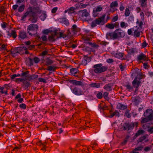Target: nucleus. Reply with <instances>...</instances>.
Segmentation results:
<instances>
[{
    "mask_svg": "<svg viewBox=\"0 0 153 153\" xmlns=\"http://www.w3.org/2000/svg\"><path fill=\"white\" fill-rule=\"evenodd\" d=\"M27 48L23 45L15 48L11 52L12 56L13 57L16 56L18 54H22L25 53H28V52L26 51Z\"/></svg>",
    "mask_w": 153,
    "mask_h": 153,
    "instance_id": "1",
    "label": "nucleus"
},
{
    "mask_svg": "<svg viewBox=\"0 0 153 153\" xmlns=\"http://www.w3.org/2000/svg\"><path fill=\"white\" fill-rule=\"evenodd\" d=\"M125 36V33L120 29L116 30L114 32L109 33L107 34L106 36L110 37L113 39H117L119 37H123Z\"/></svg>",
    "mask_w": 153,
    "mask_h": 153,
    "instance_id": "2",
    "label": "nucleus"
},
{
    "mask_svg": "<svg viewBox=\"0 0 153 153\" xmlns=\"http://www.w3.org/2000/svg\"><path fill=\"white\" fill-rule=\"evenodd\" d=\"M102 63L95 64L93 68H94V72L96 74H100L107 70L108 68L106 66H103Z\"/></svg>",
    "mask_w": 153,
    "mask_h": 153,
    "instance_id": "3",
    "label": "nucleus"
},
{
    "mask_svg": "<svg viewBox=\"0 0 153 153\" xmlns=\"http://www.w3.org/2000/svg\"><path fill=\"white\" fill-rule=\"evenodd\" d=\"M36 13L33 12L32 9L30 8L29 11H27L22 17V19L25 20V19L28 16L30 17H33V19H32V22H36L37 20V17L36 16Z\"/></svg>",
    "mask_w": 153,
    "mask_h": 153,
    "instance_id": "4",
    "label": "nucleus"
},
{
    "mask_svg": "<svg viewBox=\"0 0 153 153\" xmlns=\"http://www.w3.org/2000/svg\"><path fill=\"white\" fill-rule=\"evenodd\" d=\"M63 36V33L61 32L60 29H58L54 31L53 34H52L51 36L48 37V39L51 41L53 42L55 40L56 36L57 38H59L62 37Z\"/></svg>",
    "mask_w": 153,
    "mask_h": 153,
    "instance_id": "5",
    "label": "nucleus"
},
{
    "mask_svg": "<svg viewBox=\"0 0 153 153\" xmlns=\"http://www.w3.org/2000/svg\"><path fill=\"white\" fill-rule=\"evenodd\" d=\"M38 26L36 24H31L29 25L27 28L28 33L31 35H34L37 33Z\"/></svg>",
    "mask_w": 153,
    "mask_h": 153,
    "instance_id": "6",
    "label": "nucleus"
},
{
    "mask_svg": "<svg viewBox=\"0 0 153 153\" xmlns=\"http://www.w3.org/2000/svg\"><path fill=\"white\" fill-rule=\"evenodd\" d=\"M152 113V110L151 109H148L144 113L143 115L145 117L148 118L149 120H152L153 119Z\"/></svg>",
    "mask_w": 153,
    "mask_h": 153,
    "instance_id": "7",
    "label": "nucleus"
},
{
    "mask_svg": "<svg viewBox=\"0 0 153 153\" xmlns=\"http://www.w3.org/2000/svg\"><path fill=\"white\" fill-rule=\"evenodd\" d=\"M102 9V8L100 6H98L94 8L93 10V15L94 16V17L97 16L98 14L97 12L101 11Z\"/></svg>",
    "mask_w": 153,
    "mask_h": 153,
    "instance_id": "8",
    "label": "nucleus"
},
{
    "mask_svg": "<svg viewBox=\"0 0 153 153\" xmlns=\"http://www.w3.org/2000/svg\"><path fill=\"white\" fill-rule=\"evenodd\" d=\"M59 21L63 24H64L66 26H68L69 25V23L68 19L65 18H61L58 19Z\"/></svg>",
    "mask_w": 153,
    "mask_h": 153,
    "instance_id": "9",
    "label": "nucleus"
},
{
    "mask_svg": "<svg viewBox=\"0 0 153 153\" xmlns=\"http://www.w3.org/2000/svg\"><path fill=\"white\" fill-rule=\"evenodd\" d=\"M143 127L144 129L147 128V131L150 134L153 133V127L149 126L148 124H144L143 126Z\"/></svg>",
    "mask_w": 153,
    "mask_h": 153,
    "instance_id": "10",
    "label": "nucleus"
},
{
    "mask_svg": "<svg viewBox=\"0 0 153 153\" xmlns=\"http://www.w3.org/2000/svg\"><path fill=\"white\" fill-rule=\"evenodd\" d=\"M39 59L37 57H34L33 59L31 58L29 59V61L30 65L33 64V62H34L35 63H37L39 62Z\"/></svg>",
    "mask_w": 153,
    "mask_h": 153,
    "instance_id": "11",
    "label": "nucleus"
},
{
    "mask_svg": "<svg viewBox=\"0 0 153 153\" xmlns=\"http://www.w3.org/2000/svg\"><path fill=\"white\" fill-rule=\"evenodd\" d=\"M72 92L76 95H81L82 94V92L81 91V90L76 87H75L73 89Z\"/></svg>",
    "mask_w": 153,
    "mask_h": 153,
    "instance_id": "12",
    "label": "nucleus"
},
{
    "mask_svg": "<svg viewBox=\"0 0 153 153\" xmlns=\"http://www.w3.org/2000/svg\"><path fill=\"white\" fill-rule=\"evenodd\" d=\"M7 33L8 37H10L11 36H12L14 39L16 37V32L14 30H12L10 32L8 31Z\"/></svg>",
    "mask_w": 153,
    "mask_h": 153,
    "instance_id": "13",
    "label": "nucleus"
},
{
    "mask_svg": "<svg viewBox=\"0 0 153 153\" xmlns=\"http://www.w3.org/2000/svg\"><path fill=\"white\" fill-rule=\"evenodd\" d=\"M79 13L83 17H87L89 15V13L87 11V10L86 9H84L83 10L79 11Z\"/></svg>",
    "mask_w": 153,
    "mask_h": 153,
    "instance_id": "14",
    "label": "nucleus"
},
{
    "mask_svg": "<svg viewBox=\"0 0 153 153\" xmlns=\"http://www.w3.org/2000/svg\"><path fill=\"white\" fill-rule=\"evenodd\" d=\"M19 36L20 40L25 39L27 37L26 33L24 31H20Z\"/></svg>",
    "mask_w": 153,
    "mask_h": 153,
    "instance_id": "15",
    "label": "nucleus"
},
{
    "mask_svg": "<svg viewBox=\"0 0 153 153\" xmlns=\"http://www.w3.org/2000/svg\"><path fill=\"white\" fill-rule=\"evenodd\" d=\"M113 54L114 56L116 58L120 59H123V53L120 52H114L113 53Z\"/></svg>",
    "mask_w": 153,
    "mask_h": 153,
    "instance_id": "16",
    "label": "nucleus"
},
{
    "mask_svg": "<svg viewBox=\"0 0 153 153\" xmlns=\"http://www.w3.org/2000/svg\"><path fill=\"white\" fill-rule=\"evenodd\" d=\"M140 82L139 81H137V78H135L133 81L132 82V85L135 88H138L139 87L140 84Z\"/></svg>",
    "mask_w": 153,
    "mask_h": 153,
    "instance_id": "17",
    "label": "nucleus"
},
{
    "mask_svg": "<svg viewBox=\"0 0 153 153\" xmlns=\"http://www.w3.org/2000/svg\"><path fill=\"white\" fill-rule=\"evenodd\" d=\"M148 141V140L146 138V137L143 136V137L140 138L137 142L138 143L141 142L143 143H144Z\"/></svg>",
    "mask_w": 153,
    "mask_h": 153,
    "instance_id": "18",
    "label": "nucleus"
},
{
    "mask_svg": "<svg viewBox=\"0 0 153 153\" xmlns=\"http://www.w3.org/2000/svg\"><path fill=\"white\" fill-rule=\"evenodd\" d=\"M89 86L92 88H98L100 87V84L99 83L93 82L90 84Z\"/></svg>",
    "mask_w": 153,
    "mask_h": 153,
    "instance_id": "19",
    "label": "nucleus"
},
{
    "mask_svg": "<svg viewBox=\"0 0 153 153\" xmlns=\"http://www.w3.org/2000/svg\"><path fill=\"white\" fill-rule=\"evenodd\" d=\"M71 29L72 31L74 33H76L79 30V29L77 27L76 25H73Z\"/></svg>",
    "mask_w": 153,
    "mask_h": 153,
    "instance_id": "20",
    "label": "nucleus"
},
{
    "mask_svg": "<svg viewBox=\"0 0 153 153\" xmlns=\"http://www.w3.org/2000/svg\"><path fill=\"white\" fill-rule=\"evenodd\" d=\"M104 18L105 16H102L100 18L96 19L94 21L97 25H99L103 21Z\"/></svg>",
    "mask_w": 153,
    "mask_h": 153,
    "instance_id": "21",
    "label": "nucleus"
},
{
    "mask_svg": "<svg viewBox=\"0 0 153 153\" xmlns=\"http://www.w3.org/2000/svg\"><path fill=\"white\" fill-rule=\"evenodd\" d=\"M132 102L135 105H137L140 102L139 97H136L132 98Z\"/></svg>",
    "mask_w": 153,
    "mask_h": 153,
    "instance_id": "22",
    "label": "nucleus"
},
{
    "mask_svg": "<svg viewBox=\"0 0 153 153\" xmlns=\"http://www.w3.org/2000/svg\"><path fill=\"white\" fill-rule=\"evenodd\" d=\"M41 15H40L39 17L40 19L43 21H44L46 18L47 16L46 13L45 12H41L40 13Z\"/></svg>",
    "mask_w": 153,
    "mask_h": 153,
    "instance_id": "23",
    "label": "nucleus"
},
{
    "mask_svg": "<svg viewBox=\"0 0 153 153\" xmlns=\"http://www.w3.org/2000/svg\"><path fill=\"white\" fill-rule=\"evenodd\" d=\"M127 108L126 105H125L120 103H118L117 106V108L121 110H123L126 108Z\"/></svg>",
    "mask_w": 153,
    "mask_h": 153,
    "instance_id": "24",
    "label": "nucleus"
},
{
    "mask_svg": "<svg viewBox=\"0 0 153 153\" xmlns=\"http://www.w3.org/2000/svg\"><path fill=\"white\" fill-rule=\"evenodd\" d=\"M104 89L107 91H110L112 90L111 85L110 84H106L103 87Z\"/></svg>",
    "mask_w": 153,
    "mask_h": 153,
    "instance_id": "25",
    "label": "nucleus"
},
{
    "mask_svg": "<svg viewBox=\"0 0 153 153\" xmlns=\"http://www.w3.org/2000/svg\"><path fill=\"white\" fill-rule=\"evenodd\" d=\"M146 58V56L142 53L139 54L137 57V59L139 60H141L143 59L145 60Z\"/></svg>",
    "mask_w": 153,
    "mask_h": 153,
    "instance_id": "26",
    "label": "nucleus"
},
{
    "mask_svg": "<svg viewBox=\"0 0 153 153\" xmlns=\"http://www.w3.org/2000/svg\"><path fill=\"white\" fill-rule=\"evenodd\" d=\"M88 59H89L88 57L85 56L82 60L81 63L82 64L84 65H86L87 64V63L89 62L88 61Z\"/></svg>",
    "mask_w": 153,
    "mask_h": 153,
    "instance_id": "27",
    "label": "nucleus"
},
{
    "mask_svg": "<svg viewBox=\"0 0 153 153\" xmlns=\"http://www.w3.org/2000/svg\"><path fill=\"white\" fill-rule=\"evenodd\" d=\"M139 1L141 7H146L147 0H139Z\"/></svg>",
    "mask_w": 153,
    "mask_h": 153,
    "instance_id": "28",
    "label": "nucleus"
},
{
    "mask_svg": "<svg viewBox=\"0 0 153 153\" xmlns=\"http://www.w3.org/2000/svg\"><path fill=\"white\" fill-rule=\"evenodd\" d=\"M23 87L25 89H26L30 85V83L29 82L24 80L23 82Z\"/></svg>",
    "mask_w": 153,
    "mask_h": 153,
    "instance_id": "29",
    "label": "nucleus"
},
{
    "mask_svg": "<svg viewBox=\"0 0 153 153\" xmlns=\"http://www.w3.org/2000/svg\"><path fill=\"white\" fill-rule=\"evenodd\" d=\"M38 77V76L37 75H32L28 77L27 78V80H31L37 78Z\"/></svg>",
    "mask_w": 153,
    "mask_h": 153,
    "instance_id": "30",
    "label": "nucleus"
},
{
    "mask_svg": "<svg viewBox=\"0 0 153 153\" xmlns=\"http://www.w3.org/2000/svg\"><path fill=\"white\" fill-rule=\"evenodd\" d=\"M29 71H27L25 72H22V73L21 74V76H23L25 77V79L27 80V78L28 77H29V75H28V74L29 73Z\"/></svg>",
    "mask_w": 153,
    "mask_h": 153,
    "instance_id": "31",
    "label": "nucleus"
},
{
    "mask_svg": "<svg viewBox=\"0 0 153 153\" xmlns=\"http://www.w3.org/2000/svg\"><path fill=\"white\" fill-rule=\"evenodd\" d=\"M70 71L71 74L73 75L76 74L78 72L77 70L75 68H72L70 69Z\"/></svg>",
    "mask_w": 153,
    "mask_h": 153,
    "instance_id": "32",
    "label": "nucleus"
},
{
    "mask_svg": "<svg viewBox=\"0 0 153 153\" xmlns=\"http://www.w3.org/2000/svg\"><path fill=\"white\" fill-rule=\"evenodd\" d=\"M144 132L145 131L143 130L140 128L138 131L137 133L136 134L135 136L136 137H137L140 135L143 134Z\"/></svg>",
    "mask_w": 153,
    "mask_h": 153,
    "instance_id": "33",
    "label": "nucleus"
},
{
    "mask_svg": "<svg viewBox=\"0 0 153 153\" xmlns=\"http://www.w3.org/2000/svg\"><path fill=\"white\" fill-rule=\"evenodd\" d=\"M118 4L117 1H113L110 4V7L111 8L117 7Z\"/></svg>",
    "mask_w": 153,
    "mask_h": 153,
    "instance_id": "34",
    "label": "nucleus"
},
{
    "mask_svg": "<svg viewBox=\"0 0 153 153\" xmlns=\"http://www.w3.org/2000/svg\"><path fill=\"white\" fill-rule=\"evenodd\" d=\"M125 15L126 16H128L130 14V11L128 8L126 7L125 9Z\"/></svg>",
    "mask_w": 153,
    "mask_h": 153,
    "instance_id": "35",
    "label": "nucleus"
},
{
    "mask_svg": "<svg viewBox=\"0 0 153 153\" xmlns=\"http://www.w3.org/2000/svg\"><path fill=\"white\" fill-rule=\"evenodd\" d=\"M129 125L128 123H125L123 125L122 127L123 129L124 130H129Z\"/></svg>",
    "mask_w": 153,
    "mask_h": 153,
    "instance_id": "36",
    "label": "nucleus"
},
{
    "mask_svg": "<svg viewBox=\"0 0 153 153\" xmlns=\"http://www.w3.org/2000/svg\"><path fill=\"white\" fill-rule=\"evenodd\" d=\"M90 39L88 37H85V38L84 39V43L87 44H89V43L90 42H89L90 41Z\"/></svg>",
    "mask_w": 153,
    "mask_h": 153,
    "instance_id": "37",
    "label": "nucleus"
},
{
    "mask_svg": "<svg viewBox=\"0 0 153 153\" xmlns=\"http://www.w3.org/2000/svg\"><path fill=\"white\" fill-rule=\"evenodd\" d=\"M128 25L127 23H125L124 22H122L120 23V26L122 28H126L128 27Z\"/></svg>",
    "mask_w": 153,
    "mask_h": 153,
    "instance_id": "38",
    "label": "nucleus"
},
{
    "mask_svg": "<svg viewBox=\"0 0 153 153\" xmlns=\"http://www.w3.org/2000/svg\"><path fill=\"white\" fill-rule=\"evenodd\" d=\"M106 27L109 29H113L114 28V25L113 24L108 23L106 25Z\"/></svg>",
    "mask_w": 153,
    "mask_h": 153,
    "instance_id": "39",
    "label": "nucleus"
},
{
    "mask_svg": "<svg viewBox=\"0 0 153 153\" xmlns=\"http://www.w3.org/2000/svg\"><path fill=\"white\" fill-rule=\"evenodd\" d=\"M25 6L24 5H22L20 6L18 9V11L19 12H22L25 9Z\"/></svg>",
    "mask_w": 153,
    "mask_h": 153,
    "instance_id": "40",
    "label": "nucleus"
},
{
    "mask_svg": "<svg viewBox=\"0 0 153 153\" xmlns=\"http://www.w3.org/2000/svg\"><path fill=\"white\" fill-rule=\"evenodd\" d=\"M75 9V8L74 7H70L69 9L68 10V13L69 14L73 13L74 12Z\"/></svg>",
    "mask_w": 153,
    "mask_h": 153,
    "instance_id": "41",
    "label": "nucleus"
},
{
    "mask_svg": "<svg viewBox=\"0 0 153 153\" xmlns=\"http://www.w3.org/2000/svg\"><path fill=\"white\" fill-rule=\"evenodd\" d=\"M149 120L148 118L147 117H145V118H143L141 121V123H147Z\"/></svg>",
    "mask_w": 153,
    "mask_h": 153,
    "instance_id": "42",
    "label": "nucleus"
},
{
    "mask_svg": "<svg viewBox=\"0 0 153 153\" xmlns=\"http://www.w3.org/2000/svg\"><path fill=\"white\" fill-rule=\"evenodd\" d=\"M48 68V70L49 71H54L56 69V68L54 66H49Z\"/></svg>",
    "mask_w": 153,
    "mask_h": 153,
    "instance_id": "43",
    "label": "nucleus"
},
{
    "mask_svg": "<svg viewBox=\"0 0 153 153\" xmlns=\"http://www.w3.org/2000/svg\"><path fill=\"white\" fill-rule=\"evenodd\" d=\"M75 85L79 86H82L83 85L82 82L81 81H76Z\"/></svg>",
    "mask_w": 153,
    "mask_h": 153,
    "instance_id": "44",
    "label": "nucleus"
},
{
    "mask_svg": "<svg viewBox=\"0 0 153 153\" xmlns=\"http://www.w3.org/2000/svg\"><path fill=\"white\" fill-rule=\"evenodd\" d=\"M20 76H21V74H14L11 76V78L12 79H13L15 78L16 77Z\"/></svg>",
    "mask_w": 153,
    "mask_h": 153,
    "instance_id": "45",
    "label": "nucleus"
},
{
    "mask_svg": "<svg viewBox=\"0 0 153 153\" xmlns=\"http://www.w3.org/2000/svg\"><path fill=\"white\" fill-rule=\"evenodd\" d=\"M97 97L99 99H100L102 97V95L101 92H99L97 94Z\"/></svg>",
    "mask_w": 153,
    "mask_h": 153,
    "instance_id": "46",
    "label": "nucleus"
},
{
    "mask_svg": "<svg viewBox=\"0 0 153 153\" xmlns=\"http://www.w3.org/2000/svg\"><path fill=\"white\" fill-rule=\"evenodd\" d=\"M126 116L128 118H130L131 117L130 114L129 113V111L128 110H127L125 113Z\"/></svg>",
    "mask_w": 153,
    "mask_h": 153,
    "instance_id": "47",
    "label": "nucleus"
},
{
    "mask_svg": "<svg viewBox=\"0 0 153 153\" xmlns=\"http://www.w3.org/2000/svg\"><path fill=\"white\" fill-rule=\"evenodd\" d=\"M134 35L137 37H139L140 34V32L137 30H135L134 32Z\"/></svg>",
    "mask_w": 153,
    "mask_h": 153,
    "instance_id": "48",
    "label": "nucleus"
},
{
    "mask_svg": "<svg viewBox=\"0 0 153 153\" xmlns=\"http://www.w3.org/2000/svg\"><path fill=\"white\" fill-rule=\"evenodd\" d=\"M37 0H31V3L34 5H36L37 4Z\"/></svg>",
    "mask_w": 153,
    "mask_h": 153,
    "instance_id": "49",
    "label": "nucleus"
},
{
    "mask_svg": "<svg viewBox=\"0 0 153 153\" xmlns=\"http://www.w3.org/2000/svg\"><path fill=\"white\" fill-rule=\"evenodd\" d=\"M136 23L137 24H138L139 27H141L143 25V22L142 21L140 22L138 21H137V22Z\"/></svg>",
    "mask_w": 153,
    "mask_h": 153,
    "instance_id": "50",
    "label": "nucleus"
},
{
    "mask_svg": "<svg viewBox=\"0 0 153 153\" xmlns=\"http://www.w3.org/2000/svg\"><path fill=\"white\" fill-rule=\"evenodd\" d=\"M126 87L127 89H128V90H131L132 88L131 86V85L129 84H127L126 85Z\"/></svg>",
    "mask_w": 153,
    "mask_h": 153,
    "instance_id": "51",
    "label": "nucleus"
},
{
    "mask_svg": "<svg viewBox=\"0 0 153 153\" xmlns=\"http://www.w3.org/2000/svg\"><path fill=\"white\" fill-rule=\"evenodd\" d=\"M83 50L85 51H90L91 49L89 47L85 46L83 48Z\"/></svg>",
    "mask_w": 153,
    "mask_h": 153,
    "instance_id": "52",
    "label": "nucleus"
},
{
    "mask_svg": "<svg viewBox=\"0 0 153 153\" xmlns=\"http://www.w3.org/2000/svg\"><path fill=\"white\" fill-rule=\"evenodd\" d=\"M140 16L141 17V19L144 21V15L143 13L142 12L140 14Z\"/></svg>",
    "mask_w": 153,
    "mask_h": 153,
    "instance_id": "53",
    "label": "nucleus"
},
{
    "mask_svg": "<svg viewBox=\"0 0 153 153\" xmlns=\"http://www.w3.org/2000/svg\"><path fill=\"white\" fill-rule=\"evenodd\" d=\"M38 80H39V81L40 82H44V83H46V80L43 78H39Z\"/></svg>",
    "mask_w": 153,
    "mask_h": 153,
    "instance_id": "54",
    "label": "nucleus"
},
{
    "mask_svg": "<svg viewBox=\"0 0 153 153\" xmlns=\"http://www.w3.org/2000/svg\"><path fill=\"white\" fill-rule=\"evenodd\" d=\"M143 148L142 146H140L135 148L134 149L136 151H141L142 150Z\"/></svg>",
    "mask_w": 153,
    "mask_h": 153,
    "instance_id": "55",
    "label": "nucleus"
},
{
    "mask_svg": "<svg viewBox=\"0 0 153 153\" xmlns=\"http://www.w3.org/2000/svg\"><path fill=\"white\" fill-rule=\"evenodd\" d=\"M89 45L93 47H97L98 46L97 45H96V44H92L91 42L89 43Z\"/></svg>",
    "mask_w": 153,
    "mask_h": 153,
    "instance_id": "56",
    "label": "nucleus"
},
{
    "mask_svg": "<svg viewBox=\"0 0 153 153\" xmlns=\"http://www.w3.org/2000/svg\"><path fill=\"white\" fill-rule=\"evenodd\" d=\"M20 107L22 108L25 109L26 108V105L24 103H22L19 105Z\"/></svg>",
    "mask_w": 153,
    "mask_h": 153,
    "instance_id": "57",
    "label": "nucleus"
},
{
    "mask_svg": "<svg viewBox=\"0 0 153 153\" xmlns=\"http://www.w3.org/2000/svg\"><path fill=\"white\" fill-rule=\"evenodd\" d=\"M80 8H84L86 7V5L85 4L80 3Z\"/></svg>",
    "mask_w": 153,
    "mask_h": 153,
    "instance_id": "58",
    "label": "nucleus"
},
{
    "mask_svg": "<svg viewBox=\"0 0 153 153\" xmlns=\"http://www.w3.org/2000/svg\"><path fill=\"white\" fill-rule=\"evenodd\" d=\"M108 93L107 92H105L103 94V97L105 99H107L108 98Z\"/></svg>",
    "mask_w": 153,
    "mask_h": 153,
    "instance_id": "59",
    "label": "nucleus"
},
{
    "mask_svg": "<svg viewBox=\"0 0 153 153\" xmlns=\"http://www.w3.org/2000/svg\"><path fill=\"white\" fill-rule=\"evenodd\" d=\"M46 63L47 64L50 65L53 63V61L50 59H48L46 61Z\"/></svg>",
    "mask_w": 153,
    "mask_h": 153,
    "instance_id": "60",
    "label": "nucleus"
},
{
    "mask_svg": "<svg viewBox=\"0 0 153 153\" xmlns=\"http://www.w3.org/2000/svg\"><path fill=\"white\" fill-rule=\"evenodd\" d=\"M42 40L43 41H46L47 40V36L45 35H43L41 37Z\"/></svg>",
    "mask_w": 153,
    "mask_h": 153,
    "instance_id": "61",
    "label": "nucleus"
},
{
    "mask_svg": "<svg viewBox=\"0 0 153 153\" xmlns=\"http://www.w3.org/2000/svg\"><path fill=\"white\" fill-rule=\"evenodd\" d=\"M97 25L96 23L94 21H93L92 23H91V26L92 27H95Z\"/></svg>",
    "mask_w": 153,
    "mask_h": 153,
    "instance_id": "62",
    "label": "nucleus"
},
{
    "mask_svg": "<svg viewBox=\"0 0 153 153\" xmlns=\"http://www.w3.org/2000/svg\"><path fill=\"white\" fill-rule=\"evenodd\" d=\"M119 67L120 69H121V71H123L124 70L125 68V66H124L122 65H119Z\"/></svg>",
    "mask_w": 153,
    "mask_h": 153,
    "instance_id": "63",
    "label": "nucleus"
},
{
    "mask_svg": "<svg viewBox=\"0 0 153 153\" xmlns=\"http://www.w3.org/2000/svg\"><path fill=\"white\" fill-rule=\"evenodd\" d=\"M57 7H54L52 10L51 12L53 13H55L56 12V10H57Z\"/></svg>",
    "mask_w": 153,
    "mask_h": 153,
    "instance_id": "64",
    "label": "nucleus"
}]
</instances>
